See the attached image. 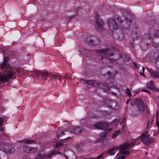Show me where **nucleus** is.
<instances>
[{"label": "nucleus", "mask_w": 159, "mask_h": 159, "mask_svg": "<svg viewBox=\"0 0 159 159\" xmlns=\"http://www.w3.org/2000/svg\"><path fill=\"white\" fill-rule=\"evenodd\" d=\"M37 75L38 76L42 75L43 77H48L50 78L48 82L53 84H59L61 83V78L60 75L55 74H51L49 73L46 70L39 71L37 72Z\"/></svg>", "instance_id": "nucleus-1"}, {"label": "nucleus", "mask_w": 159, "mask_h": 159, "mask_svg": "<svg viewBox=\"0 0 159 159\" xmlns=\"http://www.w3.org/2000/svg\"><path fill=\"white\" fill-rule=\"evenodd\" d=\"M96 53L98 55V58L99 60L102 61V62L106 63L110 61V59L108 57L113 56L114 54L110 52L109 48L97 50L95 51Z\"/></svg>", "instance_id": "nucleus-2"}, {"label": "nucleus", "mask_w": 159, "mask_h": 159, "mask_svg": "<svg viewBox=\"0 0 159 159\" xmlns=\"http://www.w3.org/2000/svg\"><path fill=\"white\" fill-rule=\"evenodd\" d=\"M120 17L117 15H115L114 18H110L108 20V24L110 30L112 31L117 30L120 28Z\"/></svg>", "instance_id": "nucleus-3"}, {"label": "nucleus", "mask_w": 159, "mask_h": 159, "mask_svg": "<svg viewBox=\"0 0 159 159\" xmlns=\"http://www.w3.org/2000/svg\"><path fill=\"white\" fill-rule=\"evenodd\" d=\"M130 14H129L123 20H121L120 18V28L122 27L125 30H128L129 28L132 23V18L130 17Z\"/></svg>", "instance_id": "nucleus-4"}, {"label": "nucleus", "mask_w": 159, "mask_h": 159, "mask_svg": "<svg viewBox=\"0 0 159 159\" xmlns=\"http://www.w3.org/2000/svg\"><path fill=\"white\" fill-rule=\"evenodd\" d=\"M57 154L63 155V156L65 157L66 158H68L64 154H62L61 152L58 151H53L46 155L44 152H42L36 157V159H43L45 157L47 158H49L51 157L52 156L55 155Z\"/></svg>", "instance_id": "nucleus-5"}, {"label": "nucleus", "mask_w": 159, "mask_h": 159, "mask_svg": "<svg viewBox=\"0 0 159 159\" xmlns=\"http://www.w3.org/2000/svg\"><path fill=\"white\" fill-rule=\"evenodd\" d=\"M134 146V143H125L120 146V152L122 154L128 155L129 154V153L128 151L126 150V149L127 148H133Z\"/></svg>", "instance_id": "nucleus-6"}, {"label": "nucleus", "mask_w": 159, "mask_h": 159, "mask_svg": "<svg viewBox=\"0 0 159 159\" xmlns=\"http://www.w3.org/2000/svg\"><path fill=\"white\" fill-rule=\"evenodd\" d=\"M6 75L0 76V82L4 83L9 81V79L13 77L16 74V72L13 70L10 71Z\"/></svg>", "instance_id": "nucleus-7"}, {"label": "nucleus", "mask_w": 159, "mask_h": 159, "mask_svg": "<svg viewBox=\"0 0 159 159\" xmlns=\"http://www.w3.org/2000/svg\"><path fill=\"white\" fill-rule=\"evenodd\" d=\"M96 27L97 30L99 32H102L104 31V22L101 19H98L95 21Z\"/></svg>", "instance_id": "nucleus-8"}, {"label": "nucleus", "mask_w": 159, "mask_h": 159, "mask_svg": "<svg viewBox=\"0 0 159 159\" xmlns=\"http://www.w3.org/2000/svg\"><path fill=\"white\" fill-rule=\"evenodd\" d=\"M140 139L142 142L145 144L147 145L151 143V139L149 138L148 135H145L143 134L141 135V137L139 138V139Z\"/></svg>", "instance_id": "nucleus-9"}, {"label": "nucleus", "mask_w": 159, "mask_h": 159, "mask_svg": "<svg viewBox=\"0 0 159 159\" xmlns=\"http://www.w3.org/2000/svg\"><path fill=\"white\" fill-rule=\"evenodd\" d=\"M137 104L139 111L140 112H143L145 109V106L142 99H139L136 100L135 101Z\"/></svg>", "instance_id": "nucleus-10"}, {"label": "nucleus", "mask_w": 159, "mask_h": 159, "mask_svg": "<svg viewBox=\"0 0 159 159\" xmlns=\"http://www.w3.org/2000/svg\"><path fill=\"white\" fill-rule=\"evenodd\" d=\"M115 60H116L120 58L121 57H122L124 61H129L131 59V57L129 56V54L128 53H123L122 55H119L118 56V57H117L116 55H115Z\"/></svg>", "instance_id": "nucleus-11"}, {"label": "nucleus", "mask_w": 159, "mask_h": 159, "mask_svg": "<svg viewBox=\"0 0 159 159\" xmlns=\"http://www.w3.org/2000/svg\"><path fill=\"white\" fill-rule=\"evenodd\" d=\"M94 126L97 129H107L109 128V126L106 123H98L95 124Z\"/></svg>", "instance_id": "nucleus-12"}, {"label": "nucleus", "mask_w": 159, "mask_h": 159, "mask_svg": "<svg viewBox=\"0 0 159 159\" xmlns=\"http://www.w3.org/2000/svg\"><path fill=\"white\" fill-rule=\"evenodd\" d=\"M23 152L26 153H34L37 151L36 148L29 147L27 146L23 147Z\"/></svg>", "instance_id": "nucleus-13"}, {"label": "nucleus", "mask_w": 159, "mask_h": 159, "mask_svg": "<svg viewBox=\"0 0 159 159\" xmlns=\"http://www.w3.org/2000/svg\"><path fill=\"white\" fill-rule=\"evenodd\" d=\"M119 149L118 146L113 147L112 148L108 150L106 152V153L108 154L109 155L112 156L114 155L116 153V152Z\"/></svg>", "instance_id": "nucleus-14"}, {"label": "nucleus", "mask_w": 159, "mask_h": 159, "mask_svg": "<svg viewBox=\"0 0 159 159\" xmlns=\"http://www.w3.org/2000/svg\"><path fill=\"white\" fill-rule=\"evenodd\" d=\"M146 86L147 88L150 89L154 90L156 91H159V89L156 88V87L154 85V83L153 81H150L146 84Z\"/></svg>", "instance_id": "nucleus-15"}, {"label": "nucleus", "mask_w": 159, "mask_h": 159, "mask_svg": "<svg viewBox=\"0 0 159 159\" xmlns=\"http://www.w3.org/2000/svg\"><path fill=\"white\" fill-rule=\"evenodd\" d=\"M99 87L103 90V91L105 92L107 90H110V88L108 87L107 84L106 83L103 84H100L99 85Z\"/></svg>", "instance_id": "nucleus-16"}, {"label": "nucleus", "mask_w": 159, "mask_h": 159, "mask_svg": "<svg viewBox=\"0 0 159 159\" xmlns=\"http://www.w3.org/2000/svg\"><path fill=\"white\" fill-rule=\"evenodd\" d=\"M73 133V132L72 131H65L63 132H61L59 134H58V133L57 134V138L59 137H61L64 135L66 134L67 135H68L69 134H72Z\"/></svg>", "instance_id": "nucleus-17"}, {"label": "nucleus", "mask_w": 159, "mask_h": 159, "mask_svg": "<svg viewBox=\"0 0 159 159\" xmlns=\"http://www.w3.org/2000/svg\"><path fill=\"white\" fill-rule=\"evenodd\" d=\"M15 150L14 148L12 146H9V147L6 148V152L8 153H14Z\"/></svg>", "instance_id": "nucleus-18"}, {"label": "nucleus", "mask_w": 159, "mask_h": 159, "mask_svg": "<svg viewBox=\"0 0 159 159\" xmlns=\"http://www.w3.org/2000/svg\"><path fill=\"white\" fill-rule=\"evenodd\" d=\"M73 131L75 134H78L83 131L82 128L81 127H76L73 128Z\"/></svg>", "instance_id": "nucleus-19"}, {"label": "nucleus", "mask_w": 159, "mask_h": 159, "mask_svg": "<svg viewBox=\"0 0 159 159\" xmlns=\"http://www.w3.org/2000/svg\"><path fill=\"white\" fill-rule=\"evenodd\" d=\"M24 142H25V143L27 144H31L34 143L35 142V141L34 140L29 139H28L24 140H21L20 141H18V142L20 143H22Z\"/></svg>", "instance_id": "nucleus-20"}, {"label": "nucleus", "mask_w": 159, "mask_h": 159, "mask_svg": "<svg viewBox=\"0 0 159 159\" xmlns=\"http://www.w3.org/2000/svg\"><path fill=\"white\" fill-rule=\"evenodd\" d=\"M151 73V76L152 77L157 78L159 77V72L158 71L157 72H150Z\"/></svg>", "instance_id": "nucleus-21"}, {"label": "nucleus", "mask_w": 159, "mask_h": 159, "mask_svg": "<svg viewBox=\"0 0 159 159\" xmlns=\"http://www.w3.org/2000/svg\"><path fill=\"white\" fill-rule=\"evenodd\" d=\"M84 144L83 143L80 144L76 145L75 146L76 149L78 151H81L83 149Z\"/></svg>", "instance_id": "nucleus-22"}, {"label": "nucleus", "mask_w": 159, "mask_h": 159, "mask_svg": "<svg viewBox=\"0 0 159 159\" xmlns=\"http://www.w3.org/2000/svg\"><path fill=\"white\" fill-rule=\"evenodd\" d=\"M82 80L84 81L85 82V83H86L87 84H89L93 86H94V85H96V82H93L92 80H85L83 79H82Z\"/></svg>", "instance_id": "nucleus-23"}, {"label": "nucleus", "mask_w": 159, "mask_h": 159, "mask_svg": "<svg viewBox=\"0 0 159 159\" xmlns=\"http://www.w3.org/2000/svg\"><path fill=\"white\" fill-rule=\"evenodd\" d=\"M3 121L4 119L0 117V129L1 130H3L4 129V127H2L3 125Z\"/></svg>", "instance_id": "nucleus-24"}, {"label": "nucleus", "mask_w": 159, "mask_h": 159, "mask_svg": "<svg viewBox=\"0 0 159 159\" xmlns=\"http://www.w3.org/2000/svg\"><path fill=\"white\" fill-rule=\"evenodd\" d=\"M120 130H118L117 132L114 133L113 134V135L112 136V138H114L116 137L117 136V135H118V134L120 133Z\"/></svg>", "instance_id": "nucleus-25"}, {"label": "nucleus", "mask_w": 159, "mask_h": 159, "mask_svg": "<svg viewBox=\"0 0 159 159\" xmlns=\"http://www.w3.org/2000/svg\"><path fill=\"white\" fill-rule=\"evenodd\" d=\"M63 145V144L59 142H57L55 146L56 148H59Z\"/></svg>", "instance_id": "nucleus-26"}, {"label": "nucleus", "mask_w": 159, "mask_h": 159, "mask_svg": "<svg viewBox=\"0 0 159 159\" xmlns=\"http://www.w3.org/2000/svg\"><path fill=\"white\" fill-rule=\"evenodd\" d=\"M103 156L104 154L102 153L96 157H94V158H95V159H101L103 158Z\"/></svg>", "instance_id": "nucleus-27"}, {"label": "nucleus", "mask_w": 159, "mask_h": 159, "mask_svg": "<svg viewBox=\"0 0 159 159\" xmlns=\"http://www.w3.org/2000/svg\"><path fill=\"white\" fill-rule=\"evenodd\" d=\"M125 93L129 97H130L131 96V93L129 89H127L126 90Z\"/></svg>", "instance_id": "nucleus-28"}, {"label": "nucleus", "mask_w": 159, "mask_h": 159, "mask_svg": "<svg viewBox=\"0 0 159 159\" xmlns=\"http://www.w3.org/2000/svg\"><path fill=\"white\" fill-rule=\"evenodd\" d=\"M3 130H1V131H0V133L1 134L0 135L1 136H5V137H7V135L6 134L4 133L3 131Z\"/></svg>", "instance_id": "nucleus-29"}, {"label": "nucleus", "mask_w": 159, "mask_h": 159, "mask_svg": "<svg viewBox=\"0 0 159 159\" xmlns=\"http://www.w3.org/2000/svg\"><path fill=\"white\" fill-rule=\"evenodd\" d=\"M106 133H104L102 134L101 136V140H103L104 139L105 137L106 136Z\"/></svg>", "instance_id": "nucleus-30"}, {"label": "nucleus", "mask_w": 159, "mask_h": 159, "mask_svg": "<svg viewBox=\"0 0 159 159\" xmlns=\"http://www.w3.org/2000/svg\"><path fill=\"white\" fill-rule=\"evenodd\" d=\"M134 66L136 68L138 69L140 66V65L139 64H137L136 62H134L133 63Z\"/></svg>", "instance_id": "nucleus-31"}, {"label": "nucleus", "mask_w": 159, "mask_h": 159, "mask_svg": "<svg viewBox=\"0 0 159 159\" xmlns=\"http://www.w3.org/2000/svg\"><path fill=\"white\" fill-rule=\"evenodd\" d=\"M154 35L156 37H158L159 36V31H158L154 33Z\"/></svg>", "instance_id": "nucleus-32"}, {"label": "nucleus", "mask_w": 159, "mask_h": 159, "mask_svg": "<svg viewBox=\"0 0 159 159\" xmlns=\"http://www.w3.org/2000/svg\"><path fill=\"white\" fill-rule=\"evenodd\" d=\"M126 120V119L125 118H124L123 119H122V123L123 124V125L122 126V128H123V126L124 125V123H125Z\"/></svg>", "instance_id": "nucleus-33"}, {"label": "nucleus", "mask_w": 159, "mask_h": 159, "mask_svg": "<svg viewBox=\"0 0 159 159\" xmlns=\"http://www.w3.org/2000/svg\"><path fill=\"white\" fill-rule=\"evenodd\" d=\"M113 104L116 105V103H115V102H111V105H109V106H108L109 107V108H113V106H112V105H113Z\"/></svg>", "instance_id": "nucleus-34"}, {"label": "nucleus", "mask_w": 159, "mask_h": 159, "mask_svg": "<svg viewBox=\"0 0 159 159\" xmlns=\"http://www.w3.org/2000/svg\"><path fill=\"white\" fill-rule=\"evenodd\" d=\"M9 60L8 57H4V62H6L7 61Z\"/></svg>", "instance_id": "nucleus-35"}, {"label": "nucleus", "mask_w": 159, "mask_h": 159, "mask_svg": "<svg viewBox=\"0 0 159 159\" xmlns=\"http://www.w3.org/2000/svg\"><path fill=\"white\" fill-rule=\"evenodd\" d=\"M141 91H142L145 92L146 93H150V92L148 90H146V89H141Z\"/></svg>", "instance_id": "nucleus-36"}, {"label": "nucleus", "mask_w": 159, "mask_h": 159, "mask_svg": "<svg viewBox=\"0 0 159 159\" xmlns=\"http://www.w3.org/2000/svg\"><path fill=\"white\" fill-rule=\"evenodd\" d=\"M93 40L92 39H89V43H90V44H92L93 43Z\"/></svg>", "instance_id": "nucleus-37"}, {"label": "nucleus", "mask_w": 159, "mask_h": 159, "mask_svg": "<svg viewBox=\"0 0 159 159\" xmlns=\"http://www.w3.org/2000/svg\"><path fill=\"white\" fill-rule=\"evenodd\" d=\"M156 125L158 126L159 127V120L157 119V122H156Z\"/></svg>", "instance_id": "nucleus-38"}, {"label": "nucleus", "mask_w": 159, "mask_h": 159, "mask_svg": "<svg viewBox=\"0 0 159 159\" xmlns=\"http://www.w3.org/2000/svg\"><path fill=\"white\" fill-rule=\"evenodd\" d=\"M125 158V157L124 156H122L120 157H119L118 159H124Z\"/></svg>", "instance_id": "nucleus-39"}, {"label": "nucleus", "mask_w": 159, "mask_h": 159, "mask_svg": "<svg viewBox=\"0 0 159 159\" xmlns=\"http://www.w3.org/2000/svg\"><path fill=\"white\" fill-rule=\"evenodd\" d=\"M70 136H68V137H66V138H64V139H61V140H66V139H68L69 138H70Z\"/></svg>", "instance_id": "nucleus-40"}, {"label": "nucleus", "mask_w": 159, "mask_h": 159, "mask_svg": "<svg viewBox=\"0 0 159 159\" xmlns=\"http://www.w3.org/2000/svg\"><path fill=\"white\" fill-rule=\"evenodd\" d=\"M99 17V15L98 14H96V18L97 19L96 20H97L98 19H100Z\"/></svg>", "instance_id": "nucleus-41"}, {"label": "nucleus", "mask_w": 159, "mask_h": 159, "mask_svg": "<svg viewBox=\"0 0 159 159\" xmlns=\"http://www.w3.org/2000/svg\"><path fill=\"white\" fill-rule=\"evenodd\" d=\"M16 71L18 73H20V69L19 68H18L16 69Z\"/></svg>", "instance_id": "nucleus-42"}, {"label": "nucleus", "mask_w": 159, "mask_h": 159, "mask_svg": "<svg viewBox=\"0 0 159 159\" xmlns=\"http://www.w3.org/2000/svg\"><path fill=\"white\" fill-rule=\"evenodd\" d=\"M144 69H145V68L144 67H142V71H143V72L144 73Z\"/></svg>", "instance_id": "nucleus-43"}, {"label": "nucleus", "mask_w": 159, "mask_h": 159, "mask_svg": "<svg viewBox=\"0 0 159 159\" xmlns=\"http://www.w3.org/2000/svg\"><path fill=\"white\" fill-rule=\"evenodd\" d=\"M111 72L109 71H108L107 72V74L108 75H109L111 74Z\"/></svg>", "instance_id": "nucleus-44"}, {"label": "nucleus", "mask_w": 159, "mask_h": 159, "mask_svg": "<svg viewBox=\"0 0 159 159\" xmlns=\"http://www.w3.org/2000/svg\"><path fill=\"white\" fill-rule=\"evenodd\" d=\"M129 100H128L126 102V104H128L129 103Z\"/></svg>", "instance_id": "nucleus-45"}, {"label": "nucleus", "mask_w": 159, "mask_h": 159, "mask_svg": "<svg viewBox=\"0 0 159 159\" xmlns=\"http://www.w3.org/2000/svg\"><path fill=\"white\" fill-rule=\"evenodd\" d=\"M77 15V14L73 15V17H74L75 16H76Z\"/></svg>", "instance_id": "nucleus-46"}, {"label": "nucleus", "mask_w": 159, "mask_h": 159, "mask_svg": "<svg viewBox=\"0 0 159 159\" xmlns=\"http://www.w3.org/2000/svg\"><path fill=\"white\" fill-rule=\"evenodd\" d=\"M153 121H154V120H152V121H151V123H152V122H153Z\"/></svg>", "instance_id": "nucleus-47"}, {"label": "nucleus", "mask_w": 159, "mask_h": 159, "mask_svg": "<svg viewBox=\"0 0 159 159\" xmlns=\"http://www.w3.org/2000/svg\"><path fill=\"white\" fill-rule=\"evenodd\" d=\"M47 80V78H46L45 79H44V80Z\"/></svg>", "instance_id": "nucleus-48"}, {"label": "nucleus", "mask_w": 159, "mask_h": 159, "mask_svg": "<svg viewBox=\"0 0 159 159\" xmlns=\"http://www.w3.org/2000/svg\"><path fill=\"white\" fill-rule=\"evenodd\" d=\"M140 74L141 75H143V74L142 73H141Z\"/></svg>", "instance_id": "nucleus-49"}, {"label": "nucleus", "mask_w": 159, "mask_h": 159, "mask_svg": "<svg viewBox=\"0 0 159 159\" xmlns=\"http://www.w3.org/2000/svg\"><path fill=\"white\" fill-rule=\"evenodd\" d=\"M158 113V111H157V115Z\"/></svg>", "instance_id": "nucleus-50"}, {"label": "nucleus", "mask_w": 159, "mask_h": 159, "mask_svg": "<svg viewBox=\"0 0 159 159\" xmlns=\"http://www.w3.org/2000/svg\"><path fill=\"white\" fill-rule=\"evenodd\" d=\"M133 33H132V36Z\"/></svg>", "instance_id": "nucleus-51"}, {"label": "nucleus", "mask_w": 159, "mask_h": 159, "mask_svg": "<svg viewBox=\"0 0 159 159\" xmlns=\"http://www.w3.org/2000/svg\"><path fill=\"white\" fill-rule=\"evenodd\" d=\"M83 159H86V158H84Z\"/></svg>", "instance_id": "nucleus-52"}]
</instances>
